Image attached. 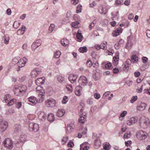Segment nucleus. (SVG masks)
Masks as SVG:
<instances>
[{"instance_id":"obj_1","label":"nucleus","mask_w":150,"mask_h":150,"mask_svg":"<svg viewBox=\"0 0 150 150\" xmlns=\"http://www.w3.org/2000/svg\"><path fill=\"white\" fill-rule=\"evenodd\" d=\"M15 93L17 95H21L26 91L27 87L25 85H16L14 87Z\"/></svg>"},{"instance_id":"obj_2","label":"nucleus","mask_w":150,"mask_h":150,"mask_svg":"<svg viewBox=\"0 0 150 150\" xmlns=\"http://www.w3.org/2000/svg\"><path fill=\"white\" fill-rule=\"evenodd\" d=\"M139 125L142 128L146 129L149 126L150 120L147 118L145 117L141 118L139 120Z\"/></svg>"},{"instance_id":"obj_3","label":"nucleus","mask_w":150,"mask_h":150,"mask_svg":"<svg viewBox=\"0 0 150 150\" xmlns=\"http://www.w3.org/2000/svg\"><path fill=\"white\" fill-rule=\"evenodd\" d=\"M36 90L37 92L38 93V102L41 103L44 100L45 92L40 86L37 87L36 88Z\"/></svg>"},{"instance_id":"obj_4","label":"nucleus","mask_w":150,"mask_h":150,"mask_svg":"<svg viewBox=\"0 0 150 150\" xmlns=\"http://www.w3.org/2000/svg\"><path fill=\"white\" fill-rule=\"evenodd\" d=\"M8 127L7 122L4 120L2 116L0 115V130L1 132H4Z\"/></svg>"},{"instance_id":"obj_5","label":"nucleus","mask_w":150,"mask_h":150,"mask_svg":"<svg viewBox=\"0 0 150 150\" xmlns=\"http://www.w3.org/2000/svg\"><path fill=\"white\" fill-rule=\"evenodd\" d=\"M110 8L109 6L107 5L104 6H100L98 8V12L101 15H105L107 13L108 10Z\"/></svg>"},{"instance_id":"obj_6","label":"nucleus","mask_w":150,"mask_h":150,"mask_svg":"<svg viewBox=\"0 0 150 150\" xmlns=\"http://www.w3.org/2000/svg\"><path fill=\"white\" fill-rule=\"evenodd\" d=\"M148 136V134L145 131L140 130L138 132L137 134V138L139 140H144L146 139Z\"/></svg>"},{"instance_id":"obj_7","label":"nucleus","mask_w":150,"mask_h":150,"mask_svg":"<svg viewBox=\"0 0 150 150\" xmlns=\"http://www.w3.org/2000/svg\"><path fill=\"white\" fill-rule=\"evenodd\" d=\"M45 105L48 107H53L55 106L56 104L55 100L52 98H50L45 102Z\"/></svg>"},{"instance_id":"obj_8","label":"nucleus","mask_w":150,"mask_h":150,"mask_svg":"<svg viewBox=\"0 0 150 150\" xmlns=\"http://www.w3.org/2000/svg\"><path fill=\"white\" fill-rule=\"evenodd\" d=\"M3 143L4 146L8 149H11L13 148V143L11 139H6L4 141Z\"/></svg>"},{"instance_id":"obj_9","label":"nucleus","mask_w":150,"mask_h":150,"mask_svg":"<svg viewBox=\"0 0 150 150\" xmlns=\"http://www.w3.org/2000/svg\"><path fill=\"white\" fill-rule=\"evenodd\" d=\"M79 113L80 117L79 119V122L81 123H84L86 120V113L83 112V109H81L79 112Z\"/></svg>"},{"instance_id":"obj_10","label":"nucleus","mask_w":150,"mask_h":150,"mask_svg":"<svg viewBox=\"0 0 150 150\" xmlns=\"http://www.w3.org/2000/svg\"><path fill=\"white\" fill-rule=\"evenodd\" d=\"M147 106L146 103L141 102L137 106V111L138 112L143 111L145 110Z\"/></svg>"},{"instance_id":"obj_11","label":"nucleus","mask_w":150,"mask_h":150,"mask_svg":"<svg viewBox=\"0 0 150 150\" xmlns=\"http://www.w3.org/2000/svg\"><path fill=\"white\" fill-rule=\"evenodd\" d=\"M138 119L137 117H132L126 121V124L127 126H130L136 123Z\"/></svg>"},{"instance_id":"obj_12","label":"nucleus","mask_w":150,"mask_h":150,"mask_svg":"<svg viewBox=\"0 0 150 150\" xmlns=\"http://www.w3.org/2000/svg\"><path fill=\"white\" fill-rule=\"evenodd\" d=\"M79 83L81 86H84L88 83L87 79L85 76H81L78 81Z\"/></svg>"},{"instance_id":"obj_13","label":"nucleus","mask_w":150,"mask_h":150,"mask_svg":"<svg viewBox=\"0 0 150 150\" xmlns=\"http://www.w3.org/2000/svg\"><path fill=\"white\" fill-rule=\"evenodd\" d=\"M29 128L30 130L37 132L39 130V127L38 124L32 123L30 124Z\"/></svg>"},{"instance_id":"obj_14","label":"nucleus","mask_w":150,"mask_h":150,"mask_svg":"<svg viewBox=\"0 0 150 150\" xmlns=\"http://www.w3.org/2000/svg\"><path fill=\"white\" fill-rule=\"evenodd\" d=\"M122 31L123 29L122 27H118L113 31L112 35L113 37H116L121 33L122 32Z\"/></svg>"},{"instance_id":"obj_15","label":"nucleus","mask_w":150,"mask_h":150,"mask_svg":"<svg viewBox=\"0 0 150 150\" xmlns=\"http://www.w3.org/2000/svg\"><path fill=\"white\" fill-rule=\"evenodd\" d=\"M28 100L30 103L28 104L31 105H35L38 103V99L34 96H30L28 98Z\"/></svg>"},{"instance_id":"obj_16","label":"nucleus","mask_w":150,"mask_h":150,"mask_svg":"<svg viewBox=\"0 0 150 150\" xmlns=\"http://www.w3.org/2000/svg\"><path fill=\"white\" fill-rule=\"evenodd\" d=\"M28 61V59L25 57L20 59L18 61V64L19 67H23Z\"/></svg>"},{"instance_id":"obj_17","label":"nucleus","mask_w":150,"mask_h":150,"mask_svg":"<svg viewBox=\"0 0 150 150\" xmlns=\"http://www.w3.org/2000/svg\"><path fill=\"white\" fill-rule=\"evenodd\" d=\"M41 71L38 69H34L31 71V75L33 78L36 77L38 75L41 74Z\"/></svg>"},{"instance_id":"obj_18","label":"nucleus","mask_w":150,"mask_h":150,"mask_svg":"<svg viewBox=\"0 0 150 150\" xmlns=\"http://www.w3.org/2000/svg\"><path fill=\"white\" fill-rule=\"evenodd\" d=\"M115 56L113 57L112 62L113 64L116 66L118 64L119 60V53L117 52H115Z\"/></svg>"},{"instance_id":"obj_19","label":"nucleus","mask_w":150,"mask_h":150,"mask_svg":"<svg viewBox=\"0 0 150 150\" xmlns=\"http://www.w3.org/2000/svg\"><path fill=\"white\" fill-rule=\"evenodd\" d=\"M41 41L40 39L36 40L32 45V48L35 50L41 45Z\"/></svg>"},{"instance_id":"obj_20","label":"nucleus","mask_w":150,"mask_h":150,"mask_svg":"<svg viewBox=\"0 0 150 150\" xmlns=\"http://www.w3.org/2000/svg\"><path fill=\"white\" fill-rule=\"evenodd\" d=\"M82 90V88L80 86H77L76 87L74 92L75 94L78 96L81 95V92Z\"/></svg>"},{"instance_id":"obj_21","label":"nucleus","mask_w":150,"mask_h":150,"mask_svg":"<svg viewBox=\"0 0 150 150\" xmlns=\"http://www.w3.org/2000/svg\"><path fill=\"white\" fill-rule=\"evenodd\" d=\"M45 78L44 77L40 78L35 80V83L37 85L40 86L39 85L44 84L45 82Z\"/></svg>"},{"instance_id":"obj_22","label":"nucleus","mask_w":150,"mask_h":150,"mask_svg":"<svg viewBox=\"0 0 150 150\" xmlns=\"http://www.w3.org/2000/svg\"><path fill=\"white\" fill-rule=\"evenodd\" d=\"M75 127L73 123H71L67 125L66 129V132L67 131L68 132L70 133L72 132Z\"/></svg>"},{"instance_id":"obj_23","label":"nucleus","mask_w":150,"mask_h":150,"mask_svg":"<svg viewBox=\"0 0 150 150\" xmlns=\"http://www.w3.org/2000/svg\"><path fill=\"white\" fill-rule=\"evenodd\" d=\"M89 148V144L87 142L84 143L80 145V150H88Z\"/></svg>"},{"instance_id":"obj_24","label":"nucleus","mask_w":150,"mask_h":150,"mask_svg":"<svg viewBox=\"0 0 150 150\" xmlns=\"http://www.w3.org/2000/svg\"><path fill=\"white\" fill-rule=\"evenodd\" d=\"M77 77V75L71 74L69 76L68 79L70 82L71 83H73L76 81Z\"/></svg>"},{"instance_id":"obj_25","label":"nucleus","mask_w":150,"mask_h":150,"mask_svg":"<svg viewBox=\"0 0 150 150\" xmlns=\"http://www.w3.org/2000/svg\"><path fill=\"white\" fill-rule=\"evenodd\" d=\"M76 38L77 41L79 42H81L83 39V36L81 35V31L79 30H78Z\"/></svg>"},{"instance_id":"obj_26","label":"nucleus","mask_w":150,"mask_h":150,"mask_svg":"<svg viewBox=\"0 0 150 150\" xmlns=\"http://www.w3.org/2000/svg\"><path fill=\"white\" fill-rule=\"evenodd\" d=\"M65 113V111L64 109H59L57 112V115L58 117H62L64 115Z\"/></svg>"},{"instance_id":"obj_27","label":"nucleus","mask_w":150,"mask_h":150,"mask_svg":"<svg viewBox=\"0 0 150 150\" xmlns=\"http://www.w3.org/2000/svg\"><path fill=\"white\" fill-rule=\"evenodd\" d=\"M3 39L5 44L7 45L9 43L10 38L8 35L7 34L4 35L3 36Z\"/></svg>"},{"instance_id":"obj_28","label":"nucleus","mask_w":150,"mask_h":150,"mask_svg":"<svg viewBox=\"0 0 150 150\" xmlns=\"http://www.w3.org/2000/svg\"><path fill=\"white\" fill-rule=\"evenodd\" d=\"M100 74L97 72L96 70L94 71L93 73V78L95 80H98L100 78Z\"/></svg>"},{"instance_id":"obj_29","label":"nucleus","mask_w":150,"mask_h":150,"mask_svg":"<svg viewBox=\"0 0 150 150\" xmlns=\"http://www.w3.org/2000/svg\"><path fill=\"white\" fill-rule=\"evenodd\" d=\"M60 43L62 46L66 47L69 44V41L67 39L63 38L61 40Z\"/></svg>"},{"instance_id":"obj_30","label":"nucleus","mask_w":150,"mask_h":150,"mask_svg":"<svg viewBox=\"0 0 150 150\" xmlns=\"http://www.w3.org/2000/svg\"><path fill=\"white\" fill-rule=\"evenodd\" d=\"M25 27L24 25H23L21 28L18 30L17 32L18 35H21L24 34L25 30Z\"/></svg>"},{"instance_id":"obj_31","label":"nucleus","mask_w":150,"mask_h":150,"mask_svg":"<svg viewBox=\"0 0 150 150\" xmlns=\"http://www.w3.org/2000/svg\"><path fill=\"white\" fill-rule=\"evenodd\" d=\"M14 132L15 133H19L21 130V126L18 124H16L14 126Z\"/></svg>"},{"instance_id":"obj_32","label":"nucleus","mask_w":150,"mask_h":150,"mask_svg":"<svg viewBox=\"0 0 150 150\" xmlns=\"http://www.w3.org/2000/svg\"><path fill=\"white\" fill-rule=\"evenodd\" d=\"M48 120L50 122L53 121L54 120V115L53 113H50L48 115L47 117Z\"/></svg>"},{"instance_id":"obj_33","label":"nucleus","mask_w":150,"mask_h":150,"mask_svg":"<svg viewBox=\"0 0 150 150\" xmlns=\"http://www.w3.org/2000/svg\"><path fill=\"white\" fill-rule=\"evenodd\" d=\"M66 89L68 93H71L73 90V87L71 84H68L66 85Z\"/></svg>"},{"instance_id":"obj_34","label":"nucleus","mask_w":150,"mask_h":150,"mask_svg":"<svg viewBox=\"0 0 150 150\" xmlns=\"http://www.w3.org/2000/svg\"><path fill=\"white\" fill-rule=\"evenodd\" d=\"M57 81L59 82L62 83L64 81V78L62 75H59L57 76Z\"/></svg>"},{"instance_id":"obj_35","label":"nucleus","mask_w":150,"mask_h":150,"mask_svg":"<svg viewBox=\"0 0 150 150\" xmlns=\"http://www.w3.org/2000/svg\"><path fill=\"white\" fill-rule=\"evenodd\" d=\"M20 139L22 142H24L27 139L26 136L24 134H22L20 136Z\"/></svg>"},{"instance_id":"obj_36","label":"nucleus","mask_w":150,"mask_h":150,"mask_svg":"<svg viewBox=\"0 0 150 150\" xmlns=\"http://www.w3.org/2000/svg\"><path fill=\"white\" fill-rule=\"evenodd\" d=\"M131 61L133 62H137L138 61V57L137 56L134 55L132 56Z\"/></svg>"},{"instance_id":"obj_37","label":"nucleus","mask_w":150,"mask_h":150,"mask_svg":"<svg viewBox=\"0 0 150 150\" xmlns=\"http://www.w3.org/2000/svg\"><path fill=\"white\" fill-rule=\"evenodd\" d=\"M61 54L60 51L59 50L56 51L54 52V58L56 59L58 58L61 55Z\"/></svg>"},{"instance_id":"obj_38","label":"nucleus","mask_w":150,"mask_h":150,"mask_svg":"<svg viewBox=\"0 0 150 150\" xmlns=\"http://www.w3.org/2000/svg\"><path fill=\"white\" fill-rule=\"evenodd\" d=\"M79 51L80 52L82 53L86 52L87 51V48L86 47L84 46L80 47L79 49Z\"/></svg>"},{"instance_id":"obj_39","label":"nucleus","mask_w":150,"mask_h":150,"mask_svg":"<svg viewBox=\"0 0 150 150\" xmlns=\"http://www.w3.org/2000/svg\"><path fill=\"white\" fill-rule=\"evenodd\" d=\"M71 25L74 28H77L80 26L79 23L77 21L73 22L71 23Z\"/></svg>"},{"instance_id":"obj_40","label":"nucleus","mask_w":150,"mask_h":150,"mask_svg":"<svg viewBox=\"0 0 150 150\" xmlns=\"http://www.w3.org/2000/svg\"><path fill=\"white\" fill-rule=\"evenodd\" d=\"M123 4V0H116L115 1V5L116 6L121 5Z\"/></svg>"},{"instance_id":"obj_41","label":"nucleus","mask_w":150,"mask_h":150,"mask_svg":"<svg viewBox=\"0 0 150 150\" xmlns=\"http://www.w3.org/2000/svg\"><path fill=\"white\" fill-rule=\"evenodd\" d=\"M95 146H97L98 147L100 146L101 145V143L99 138H97L95 140Z\"/></svg>"},{"instance_id":"obj_42","label":"nucleus","mask_w":150,"mask_h":150,"mask_svg":"<svg viewBox=\"0 0 150 150\" xmlns=\"http://www.w3.org/2000/svg\"><path fill=\"white\" fill-rule=\"evenodd\" d=\"M16 102V99L15 98H13L10 100L7 104V105L10 106L13 105Z\"/></svg>"},{"instance_id":"obj_43","label":"nucleus","mask_w":150,"mask_h":150,"mask_svg":"<svg viewBox=\"0 0 150 150\" xmlns=\"http://www.w3.org/2000/svg\"><path fill=\"white\" fill-rule=\"evenodd\" d=\"M46 114L44 112H41L39 115V117L40 118H42L43 119H45L46 117Z\"/></svg>"},{"instance_id":"obj_44","label":"nucleus","mask_w":150,"mask_h":150,"mask_svg":"<svg viewBox=\"0 0 150 150\" xmlns=\"http://www.w3.org/2000/svg\"><path fill=\"white\" fill-rule=\"evenodd\" d=\"M82 9V6L80 4L78 5L76 7V13H81V12Z\"/></svg>"},{"instance_id":"obj_45","label":"nucleus","mask_w":150,"mask_h":150,"mask_svg":"<svg viewBox=\"0 0 150 150\" xmlns=\"http://www.w3.org/2000/svg\"><path fill=\"white\" fill-rule=\"evenodd\" d=\"M68 97L65 96L63 97L62 101V103L63 104H65L68 102Z\"/></svg>"},{"instance_id":"obj_46","label":"nucleus","mask_w":150,"mask_h":150,"mask_svg":"<svg viewBox=\"0 0 150 150\" xmlns=\"http://www.w3.org/2000/svg\"><path fill=\"white\" fill-rule=\"evenodd\" d=\"M131 135V132H129L125 133L123 137L125 139H128L130 137Z\"/></svg>"},{"instance_id":"obj_47","label":"nucleus","mask_w":150,"mask_h":150,"mask_svg":"<svg viewBox=\"0 0 150 150\" xmlns=\"http://www.w3.org/2000/svg\"><path fill=\"white\" fill-rule=\"evenodd\" d=\"M10 100V96L9 95H7L5 96L4 97L3 101L5 103H7Z\"/></svg>"},{"instance_id":"obj_48","label":"nucleus","mask_w":150,"mask_h":150,"mask_svg":"<svg viewBox=\"0 0 150 150\" xmlns=\"http://www.w3.org/2000/svg\"><path fill=\"white\" fill-rule=\"evenodd\" d=\"M97 5L96 2L94 1H93L91 2L89 4V7L91 8H94L96 7Z\"/></svg>"},{"instance_id":"obj_49","label":"nucleus","mask_w":150,"mask_h":150,"mask_svg":"<svg viewBox=\"0 0 150 150\" xmlns=\"http://www.w3.org/2000/svg\"><path fill=\"white\" fill-rule=\"evenodd\" d=\"M107 42H106L101 44L100 45V49L106 50L107 48Z\"/></svg>"},{"instance_id":"obj_50","label":"nucleus","mask_w":150,"mask_h":150,"mask_svg":"<svg viewBox=\"0 0 150 150\" xmlns=\"http://www.w3.org/2000/svg\"><path fill=\"white\" fill-rule=\"evenodd\" d=\"M55 28V25L54 24H51L50 26L49 27V31L50 33H52L54 30Z\"/></svg>"},{"instance_id":"obj_51","label":"nucleus","mask_w":150,"mask_h":150,"mask_svg":"<svg viewBox=\"0 0 150 150\" xmlns=\"http://www.w3.org/2000/svg\"><path fill=\"white\" fill-rule=\"evenodd\" d=\"M96 23V21L95 20H93L92 22L89 25V28L90 30L92 29Z\"/></svg>"},{"instance_id":"obj_52","label":"nucleus","mask_w":150,"mask_h":150,"mask_svg":"<svg viewBox=\"0 0 150 150\" xmlns=\"http://www.w3.org/2000/svg\"><path fill=\"white\" fill-rule=\"evenodd\" d=\"M137 96H133L130 100V103H133L137 100Z\"/></svg>"},{"instance_id":"obj_53","label":"nucleus","mask_w":150,"mask_h":150,"mask_svg":"<svg viewBox=\"0 0 150 150\" xmlns=\"http://www.w3.org/2000/svg\"><path fill=\"white\" fill-rule=\"evenodd\" d=\"M20 25V23L17 21H15L13 23V26L14 28H18Z\"/></svg>"},{"instance_id":"obj_54","label":"nucleus","mask_w":150,"mask_h":150,"mask_svg":"<svg viewBox=\"0 0 150 150\" xmlns=\"http://www.w3.org/2000/svg\"><path fill=\"white\" fill-rule=\"evenodd\" d=\"M68 140V138L67 137H64L62 139V142L63 144H64L66 143Z\"/></svg>"},{"instance_id":"obj_55","label":"nucleus","mask_w":150,"mask_h":150,"mask_svg":"<svg viewBox=\"0 0 150 150\" xmlns=\"http://www.w3.org/2000/svg\"><path fill=\"white\" fill-rule=\"evenodd\" d=\"M132 46V45L131 44V42L128 41L126 45L125 48L127 49H129L131 48Z\"/></svg>"},{"instance_id":"obj_56","label":"nucleus","mask_w":150,"mask_h":150,"mask_svg":"<svg viewBox=\"0 0 150 150\" xmlns=\"http://www.w3.org/2000/svg\"><path fill=\"white\" fill-rule=\"evenodd\" d=\"M110 148V146L109 144H105L103 146V149L105 150H109Z\"/></svg>"},{"instance_id":"obj_57","label":"nucleus","mask_w":150,"mask_h":150,"mask_svg":"<svg viewBox=\"0 0 150 150\" xmlns=\"http://www.w3.org/2000/svg\"><path fill=\"white\" fill-rule=\"evenodd\" d=\"M22 106V103L21 102H18L16 103V107L18 109H19L21 108Z\"/></svg>"},{"instance_id":"obj_58","label":"nucleus","mask_w":150,"mask_h":150,"mask_svg":"<svg viewBox=\"0 0 150 150\" xmlns=\"http://www.w3.org/2000/svg\"><path fill=\"white\" fill-rule=\"evenodd\" d=\"M71 3L73 5H75L77 4L79 2V0H70Z\"/></svg>"},{"instance_id":"obj_59","label":"nucleus","mask_w":150,"mask_h":150,"mask_svg":"<svg viewBox=\"0 0 150 150\" xmlns=\"http://www.w3.org/2000/svg\"><path fill=\"white\" fill-rule=\"evenodd\" d=\"M127 114V112L126 111H122L119 115L125 118V117Z\"/></svg>"},{"instance_id":"obj_60","label":"nucleus","mask_w":150,"mask_h":150,"mask_svg":"<svg viewBox=\"0 0 150 150\" xmlns=\"http://www.w3.org/2000/svg\"><path fill=\"white\" fill-rule=\"evenodd\" d=\"M93 97L97 99H98L100 98V96L98 93H97L94 94Z\"/></svg>"},{"instance_id":"obj_61","label":"nucleus","mask_w":150,"mask_h":150,"mask_svg":"<svg viewBox=\"0 0 150 150\" xmlns=\"http://www.w3.org/2000/svg\"><path fill=\"white\" fill-rule=\"evenodd\" d=\"M26 79V76H23L20 77L19 81L20 82H22L25 81Z\"/></svg>"},{"instance_id":"obj_62","label":"nucleus","mask_w":150,"mask_h":150,"mask_svg":"<svg viewBox=\"0 0 150 150\" xmlns=\"http://www.w3.org/2000/svg\"><path fill=\"white\" fill-rule=\"evenodd\" d=\"M93 99L92 98H90L88 99L87 103L89 105H91L93 103Z\"/></svg>"},{"instance_id":"obj_63","label":"nucleus","mask_w":150,"mask_h":150,"mask_svg":"<svg viewBox=\"0 0 150 150\" xmlns=\"http://www.w3.org/2000/svg\"><path fill=\"white\" fill-rule=\"evenodd\" d=\"M119 11H117L113 13L112 14V16L113 18H115L116 17H118L119 16Z\"/></svg>"},{"instance_id":"obj_64","label":"nucleus","mask_w":150,"mask_h":150,"mask_svg":"<svg viewBox=\"0 0 150 150\" xmlns=\"http://www.w3.org/2000/svg\"><path fill=\"white\" fill-rule=\"evenodd\" d=\"M92 64L93 63L91 60L89 59L86 62V65L87 67H90L92 65Z\"/></svg>"}]
</instances>
